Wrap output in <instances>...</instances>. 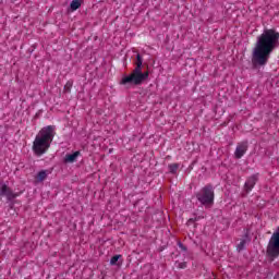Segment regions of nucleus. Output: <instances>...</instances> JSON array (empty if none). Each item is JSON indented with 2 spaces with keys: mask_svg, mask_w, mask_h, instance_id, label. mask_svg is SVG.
<instances>
[{
  "mask_svg": "<svg viewBox=\"0 0 279 279\" xmlns=\"http://www.w3.org/2000/svg\"><path fill=\"white\" fill-rule=\"evenodd\" d=\"M279 44V33L274 28L264 29L263 34L257 37V41L252 52L253 69H260L269 62V58Z\"/></svg>",
  "mask_w": 279,
  "mask_h": 279,
  "instance_id": "1",
  "label": "nucleus"
},
{
  "mask_svg": "<svg viewBox=\"0 0 279 279\" xmlns=\"http://www.w3.org/2000/svg\"><path fill=\"white\" fill-rule=\"evenodd\" d=\"M53 136H56V125H48L43 128L33 143V150L37 156H43L47 153V149L51 147L53 143Z\"/></svg>",
  "mask_w": 279,
  "mask_h": 279,
  "instance_id": "2",
  "label": "nucleus"
},
{
  "mask_svg": "<svg viewBox=\"0 0 279 279\" xmlns=\"http://www.w3.org/2000/svg\"><path fill=\"white\" fill-rule=\"evenodd\" d=\"M136 66L133 70V73L129 76H124L120 84L125 86L126 84H133L134 86H141L143 82L149 78V72L143 73V57L140 54L136 56Z\"/></svg>",
  "mask_w": 279,
  "mask_h": 279,
  "instance_id": "3",
  "label": "nucleus"
},
{
  "mask_svg": "<svg viewBox=\"0 0 279 279\" xmlns=\"http://www.w3.org/2000/svg\"><path fill=\"white\" fill-rule=\"evenodd\" d=\"M266 254L270 260H276L279 256V226L269 239Z\"/></svg>",
  "mask_w": 279,
  "mask_h": 279,
  "instance_id": "4",
  "label": "nucleus"
},
{
  "mask_svg": "<svg viewBox=\"0 0 279 279\" xmlns=\"http://www.w3.org/2000/svg\"><path fill=\"white\" fill-rule=\"evenodd\" d=\"M197 201L203 206H210L215 204V190L213 185L204 186L198 193H196Z\"/></svg>",
  "mask_w": 279,
  "mask_h": 279,
  "instance_id": "5",
  "label": "nucleus"
},
{
  "mask_svg": "<svg viewBox=\"0 0 279 279\" xmlns=\"http://www.w3.org/2000/svg\"><path fill=\"white\" fill-rule=\"evenodd\" d=\"M0 196L7 197L8 202H12V199L19 197V194L14 193L5 183H0Z\"/></svg>",
  "mask_w": 279,
  "mask_h": 279,
  "instance_id": "6",
  "label": "nucleus"
},
{
  "mask_svg": "<svg viewBox=\"0 0 279 279\" xmlns=\"http://www.w3.org/2000/svg\"><path fill=\"white\" fill-rule=\"evenodd\" d=\"M247 147H248L247 142H242L236 146L234 156L238 160L243 158V156H245V151H247Z\"/></svg>",
  "mask_w": 279,
  "mask_h": 279,
  "instance_id": "7",
  "label": "nucleus"
},
{
  "mask_svg": "<svg viewBox=\"0 0 279 279\" xmlns=\"http://www.w3.org/2000/svg\"><path fill=\"white\" fill-rule=\"evenodd\" d=\"M256 182H258V175L256 174H253L247 179V181L244 184V189L246 193H250V191L254 189V186L256 185Z\"/></svg>",
  "mask_w": 279,
  "mask_h": 279,
  "instance_id": "8",
  "label": "nucleus"
},
{
  "mask_svg": "<svg viewBox=\"0 0 279 279\" xmlns=\"http://www.w3.org/2000/svg\"><path fill=\"white\" fill-rule=\"evenodd\" d=\"M77 156H80V150H76L73 154H69L64 158V162H75L77 160Z\"/></svg>",
  "mask_w": 279,
  "mask_h": 279,
  "instance_id": "9",
  "label": "nucleus"
},
{
  "mask_svg": "<svg viewBox=\"0 0 279 279\" xmlns=\"http://www.w3.org/2000/svg\"><path fill=\"white\" fill-rule=\"evenodd\" d=\"M82 8V1L81 0H72L70 3L71 12H75V10H80Z\"/></svg>",
  "mask_w": 279,
  "mask_h": 279,
  "instance_id": "10",
  "label": "nucleus"
},
{
  "mask_svg": "<svg viewBox=\"0 0 279 279\" xmlns=\"http://www.w3.org/2000/svg\"><path fill=\"white\" fill-rule=\"evenodd\" d=\"M37 180L39 182H43L44 180H47V170H41L37 174Z\"/></svg>",
  "mask_w": 279,
  "mask_h": 279,
  "instance_id": "11",
  "label": "nucleus"
},
{
  "mask_svg": "<svg viewBox=\"0 0 279 279\" xmlns=\"http://www.w3.org/2000/svg\"><path fill=\"white\" fill-rule=\"evenodd\" d=\"M246 244H247V240L246 239L241 240V242L236 246V251L238 252H243V250H245V245Z\"/></svg>",
  "mask_w": 279,
  "mask_h": 279,
  "instance_id": "12",
  "label": "nucleus"
},
{
  "mask_svg": "<svg viewBox=\"0 0 279 279\" xmlns=\"http://www.w3.org/2000/svg\"><path fill=\"white\" fill-rule=\"evenodd\" d=\"M168 169L171 173H177L178 169H180V165L178 163H171L168 166Z\"/></svg>",
  "mask_w": 279,
  "mask_h": 279,
  "instance_id": "13",
  "label": "nucleus"
},
{
  "mask_svg": "<svg viewBox=\"0 0 279 279\" xmlns=\"http://www.w3.org/2000/svg\"><path fill=\"white\" fill-rule=\"evenodd\" d=\"M71 88H73V82L68 81L66 84L64 85V92L70 93Z\"/></svg>",
  "mask_w": 279,
  "mask_h": 279,
  "instance_id": "14",
  "label": "nucleus"
},
{
  "mask_svg": "<svg viewBox=\"0 0 279 279\" xmlns=\"http://www.w3.org/2000/svg\"><path fill=\"white\" fill-rule=\"evenodd\" d=\"M119 258H121V255H114L111 257L110 265H117V263H119Z\"/></svg>",
  "mask_w": 279,
  "mask_h": 279,
  "instance_id": "15",
  "label": "nucleus"
},
{
  "mask_svg": "<svg viewBox=\"0 0 279 279\" xmlns=\"http://www.w3.org/2000/svg\"><path fill=\"white\" fill-rule=\"evenodd\" d=\"M177 267H178L179 269H186V262L177 263Z\"/></svg>",
  "mask_w": 279,
  "mask_h": 279,
  "instance_id": "16",
  "label": "nucleus"
},
{
  "mask_svg": "<svg viewBox=\"0 0 279 279\" xmlns=\"http://www.w3.org/2000/svg\"><path fill=\"white\" fill-rule=\"evenodd\" d=\"M179 247L180 250H182L183 252H186V247L184 244H182V242H179Z\"/></svg>",
  "mask_w": 279,
  "mask_h": 279,
  "instance_id": "17",
  "label": "nucleus"
},
{
  "mask_svg": "<svg viewBox=\"0 0 279 279\" xmlns=\"http://www.w3.org/2000/svg\"><path fill=\"white\" fill-rule=\"evenodd\" d=\"M193 221H194L193 218H191V219L189 220V223H193Z\"/></svg>",
  "mask_w": 279,
  "mask_h": 279,
  "instance_id": "18",
  "label": "nucleus"
}]
</instances>
